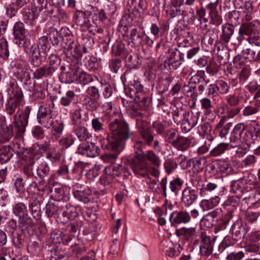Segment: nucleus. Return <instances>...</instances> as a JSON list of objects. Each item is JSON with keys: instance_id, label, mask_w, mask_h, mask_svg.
Segmentation results:
<instances>
[{"instance_id": "obj_29", "label": "nucleus", "mask_w": 260, "mask_h": 260, "mask_svg": "<svg viewBox=\"0 0 260 260\" xmlns=\"http://www.w3.org/2000/svg\"><path fill=\"white\" fill-rule=\"evenodd\" d=\"M64 123L60 119H56L53 121V124L51 127L52 130L51 132V138L54 140H57L60 137L62 134L64 129Z\"/></svg>"}, {"instance_id": "obj_21", "label": "nucleus", "mask_w": 260, "mask_h": 260, "mask_svg": "<svg viewBox=\"0 0 260 260\" xmlns=\"http://www.w3.org/2000/svg\"><path fill=\"white\" fill-rule=\"evenodd\" d=\"M231 231L233 237L235 240L238 241L243 238L246 230L245 226L243 224L242 221L237 220L232 226Z\"/></svg>"}, {"instance_id": "obj_33", "label": "nucleus", "mask_w": 260, "mask_h": 260, "mask_svg": "<svg viewBox=\"0 0 260 260\" xmlns=\"http://www.w3.org/2000/svg\"><path fill=\"white\" fill-rule=\"evenodd\" d=\"M235 27L234 25L226 23L222 26V34L221 39L225 43H228L234 33Z\"/></svg>"}, {"instance_id": "obj_1", "label": "nucleus", "mask_w": 260, "mask_h": 260, "mask_svg": "<svg viewBox=\"0 0 260 260\" xmlns=\"http://www.w3.org/2000/svg\"><path fill=\"white\" fill-rule=\"evenodd\" d=\"M136 126L140 139L134 142L133 148L136 155L129 158V164L135 174L147 177L149 175L146 162L144 159V150L147 146L152 145L154 135L150 123L147 121L137 120Z\"/></svg>"}, {"instance_id": "obj_11", "label": "nucleus", "mask_w": 260, "mask_h": 260, "mask_svg": "<svg viewBox=\"0 0 260 260\" xmlns=\"http://www.w3.org/2000/svg\"><path fill=\"white\" fill-rule=\"evenodd\" d=\"M257 24H258L257 20L243 22L239 29L238 36L237 38V44H241L246 36L248 38L253 34L257 30ZM235 44H237V42H235Z\"/></svg>"}, {"instance_id": "obj_40", "label": "nucleus", "mask_w": 260, "mask_h": 260, "mask_svg": "<svg viewBox=\"0 0 260 260\" xmlns=\"http://www.w3.org/2000/svg\"><path fill=\"white\" fill-rule=\"evenodd\" d=\"M50 172V168L47 162L42 161L38 165L37 168V175L40 179L48 176Z\"/></svg>"}, {"instance_id": "obj_54", "label": "nucleus", "mask_w": 260, "mask_h": 260, "mask_svg": "<svg viewBox=\"0 0 260 260\" xmlns=\"http://www.w3.org/2000/svg\"><path fill=\"white\" fill-rule=\"evenodd\" d=\"M75 94L73 91H68L66 94L62 96L60 99V104L64 106H67L70 104L71 102L74 101Z\"/></svg>"}, {"instance_id": "obj_16", "label": "nucleus", "mask_w": 260, "mask_h": 260, "mask_svg": "<svg viewBox=\"0 0 260 260\" xmlns=\"http://www.w3.org/2000/svg\"><path fill=\"white\" fill-rule=\"evenodd\" d=\"M22 100V95L20 93L11 96L5 104L4 111L10 115L13 114L16 110L20 107Z\"/></svg>"}, {"instance_id": "obj_56", "label": "nucleus", "mask_w": 260, "mask_h": 260, "mask_svg": "<svg viewBox=\"0 0 260 260\" xmlns=\"http://www.w3.org/2000/svg\"><path fill=\"white\" fill-rule=\"evenodd\" d=\"M243 183H245L242 182V178L238 180L233 181L231 185V191L235 193L243 192Z\"/></svg>"}, {"instance_id": "obj_22", "label": "nucleus", "mask_w": 260, "mask_h": 260, "mask_svg": "<svg viewBox=\"0 0 260 260\" xmlns=\"http://www.w3.org/2000/svg\"><path fill=\"white\" fill-rule=\"evenodd\" d=\"M75 22L77 25L80 26L83 30H86L89 26V19L85 12L77 11L74 16Z\"/></svg>"}, {"instance_id": "obj_2", "label": "nucleus", "mask_w": 260, "mask_h": 260, "mask_svg": "<svg viewBox=\"0 0 260 260\" xmlns=\"http://www.w3.org/2000/svg\"><path fill=\"white\" fill-rule=\"evenodd\" d=\"M108 129L110 134L100 140L102 148L114 149L121 152L125 142L133 135L128 123L120 113L113 112L110 117Z\"/></svg>"}, {"instance_id": "obj_39", "label": "nucleus", "mask_w": 260, "mask_h": 260, "mask_svg": "<svg viewBox=\"0 0 260 260\" xmlns=\"http://www.w3.org/2000/svg\"><path fill=\"white\" fill-rule=\"evenodd\" d=\"M51 191L54 192V200L56 201L60 202L63 200L64 189L61 184L57 183L54 184L51 187Z\"/></svg>"}, {"instance_id": "obj_55", "label": "nucleus", "mask_w": 260, "mask_h": 260, "mask_svg": "<svg viewBox=\"0 0 260 260\" xmlns=\"http://www.w3.org/2000/svg\"><path fill=\"white\" fill-rule=\"evenodd\" d=\"M36 44L41 48L43 54H46L47 50L50 48L48 37L45 36L40 37Z\"/></svg>"}, {"instance_id": "obj_24", "label": "nucleus", "mask_w": 260, "mask_h": 260, "mask_svg": "<svg viewBox=\"0 0 260 260\" xmlns=\"http://www.w3.org/2000/svg\"><path fill=\"white\" fill-rule=\"evenodd\" d=\"M28 208L33 217L39 220L41 216V201L37 198L31 197L29 201Z\"/></svg>"}, {"instance_id": "obj_28", "label": "nucleus", "mask_w": 260, "mask_h": 260, "mask_svg": "<svg viewBox=\"0 0 260 260\" xmlns=\"http://www.w3.org/2000/svg\"><path fill=\"white\" fill-rule=\"evenodd\" d=\"M14 154L13 148L9 145L0 147V164L8 162Z\"/></svg>"}, {"instance_id": "obj_46", "label": "nucleus", "mask_w": 260, "mask_h": 260, "mask_svg": "<svg viewBox=\"0 0 260 260\" xmlns=\"http://www.w3.org/2000/svg\"><path fill=\"white\" fill-rule=\"evenodd\" d=\"M190 144V142L189 139L179 136L174 147L179 150L185 151L189 147Z\"/></svg>"}, {"instance_id": "obj_26", "label": "nucleus", "mask_w": 260, "mask_h": 260, "mask_svg": "<svg viewBox=\"0 0 260 260\" xmlns=\"http://www.w3.org/2000/svg\"><path fill=\"white\" fill-rule=\"evenodd\" d=\"M219 202V197L217 196H215L208 199H205L202 200L200 202L199 206L204 211H208L217 206Z\"/></svg>"}, {"instance_id": "obj_38", "label": "nucleus", "mask_w": 260, "mask_h": 260, "mask_svg": "<svg viewBox=\"0 0 260 260\" xmlns=\"http://www.w3.org/2000/svg\"><path fill=\"white\" fill-rule=\"evenodd\" d=\"M83 105L85 108L90 111H96L99 107V104L97 102V100L93 99L89 96H85L82 100Z\"/></svg>"}, {"instance_id": "obj_62", "label": "nucleus", "mask_w": 260, "mask_h": 260, "mask_svg": "<svg viewBox=\"0 0 260 260\" xmlns=\"http://www.w3.org/2000/svg\"><path fill=\"white\" fill-rule=\"evenodd\" d=\"M179 137L175 131L173 129L169 130L166 134V141L174 146Z\"/></svg>"}, {"instance_id": "obj_52", "label": "nucleus", "mask_w": 260, "mask_h": 260, "mask_svg": "<svg viewBox=\"0 0 260 260\" xmlns=\"http://www.w3.org/2000/svg\"><path fill=\"white\" fill-rule=\"evenodd\" d=\"M75 138L71 134H67L59 141V144L64 148H68L74 144Z\"/></svg>"}, {"instance_id": "obj_9", "label": "nucleus", "mask_w": 260, "mask_h": 260, "mask_svg": "<svg viewBox=\"0 0 260 260\" xmlns=\"http://www.w3.org/2000/svg\"><path fill=\"white\" fill-rule=\"evenodd\" d=\"M13 31L15 43L26 50V47L29 44L30 40L23 23L20 21L16 22L13 26Z\"/></svg>"}, {"instance_id": "obj_5", "label": "nucleus", "mask_w": 260, "mask_h": 260, "mask_svg": "<svg viewBox=\"0 0 260 260\" xmlns=\"http://www.w3.org/2000/svg\"><path fill=\"white\" fill-rule=\"evenodd\" d=\"M61 60L59 57L54 54H51L49 57L48 63L36 69L33 73L34 77L40 79L43 77L51 76L58 68Z\"/></svg>"}, {"instance_id": "obj_19", "label": "nucleus", "mask_w": 260, "mask_h": 260, "mask_svg": "<svg viewBox=\"0 0 260 260\" xmlns=\"http://www.w3.org/2000/svg\"><path fill=\"white\" fill-rule=\"evenodd\" d=\"M59 217L62 218L66 222L68 219H73L78 215L77 208L71 205H61Z\"/></svg>"}, {"instance_id": "obj_20", "label": "nucleus", "mask_w": 260, "mask_h": 260, "mask_svg": "<svg viewBox=\"0 0 260 260\" xmlns=\"http://www.w3.org/2000/svg\"><path fill=\"white\" fill-rule=\"evenodd\" d=\"M145 32L139 28H133L129 36V39L132 45L135 47L143 46V39Z\"/></svg>"}, {"instance_id": "obj_50", "label": "nucleus", "mask_w": 260, "mask_h": 260, "mask_svg": "<svg viewBox=\"0 0 260 260\" xmlns=\"http://www.w3.org/2000/svg\"><path fill=\"white\" fill-rule=\"evenodd\" d=\"M183 184V181L179 178H176L170 182L169 188L171 191L177 194Z\"/></svg>"}, {"instance_id": "obj_6", "label": "nucleus", "mask_w": 260, "mask_h": 260, "mask_svg": "<svg viewBox=\"0 0 260 260\" xmlns=\"http://www.w3.org/2000/svg\"><path fill=\"white\" fill-rule=\"evenodd\" d=\"M191 182L193 187L197 189V192L203 198L210 196L217 187L215 183H206L201 176L198 175L193 177L191 179Z\"/></svg>"}, {"instance_id": "obj_49", "label": "nucleus", "mask_w": 260, "mask_h": 260, "mask_svg": "<svg viewBox=\"0 0 260 260\" xmlns=\"http://www.w3.org/2000/svg\"><path fill=\"white\" fill-rule=\"evenodd\" d=\"M103 149L111 150L114 152L113 153H106L102 157V160L105 162L113 163L117 159L118 155L121 152L114 149L103 148Z\"/></svg>"}, {"instance_id": "obj_41", "label": "nucleus", "mask_w": 260, "mask_h": 260, "mask_svg": "<svg viewBox=\"0 0 260 260\" xmlns=\"http://www.w3.org/2000/svg\"><path fill=\"white\" fill-rule=\"evenodd\" d=\"M184 11L181 9L180 6L169 5L168 6L167 14L171 18L182 16Z\"/></svg>"}, {"instance_id": "obj_4", "label": "nucleus", "mask_w": 260, "mask_h": 260, "mask_svg": "<svg viewBox=\"0 0 260 260\" xmlns=\"http://www.w3.org/2000/svg\"><path fill=\"white\" fill-rule=\"evenodd\" d=\"M31 110L29 106H26L23 111L20 112L18 111L15 115L12 131L16 138H21L24 136Z\"/></svg>"}, {"instance_id": "obj_27", "label": "nucleus", "mask_w": 260, "mask_h": 260, "mask_svg": "<svg viewBox=\"0 0 260 260\" xmlns=\"http://www.w3.org/2000/svg\"><path fill=\"white\" fill-rule=\"evenodd\" d=\"M169 56L165 61V64L169 66L181 60L183 58L184 55L176 48H172L169 50Z\"/></svg>"}, {"instance_id": "obj_42", "label": "nucleus", "mask_w": 260, "mask_h": 260, "mask_svg": "<svg viewBox=\"0 0 260 260\" xmlns=\"http://www.w3.org/2000/svg\"><path fill=\"white\" fill-rule=\"evenodd\" d=\"M148 160L154 166L158 167L160 165L161 160L159 157L152 150H148L144 154V159Z\"/></svg>"}, {"instance_id": "obj_51", "label": "nucleus", "mask_w": 260, "mask_h": 260, "mask_svg": "<svg viewBox=\"0 0 260 260\" xmlns=\"http://www.w3.org/2000/svg\"><path fill=\"white\" fill-rule=\"evenodd\" d=\"M104 172L114 179L117 177H119L120 166L117 165H110L105 167Z\"/></svg>"}, {"instance_id": "obj_23", "label": "nucleus", "mask_w": 260, "mask_h": 260, "mask_svg": "<svg viewBox=\"0 0 260 260\" xmlns=\"http://www.w3.org/2000/svg\"><path fill=\"white\" fill-rule=\"evenodd\" d=\"M233 123L227 122L225 117H221L215 127V129L218 133L221 138H225L229 134Z\"/></svg>"}, {"instance_id": "obj_44", "label": "nucleus", "mask_w": 260, "mask_h": 260, "mask_svg": "<svg viewBox=\"0 0 260 260\" xmlns=\"http://www.w3.org/2000/svg\"><path fill=\"white\" fill-rule=\"evenodd\" d=\"M182 91L188 96L191 97L193 99L196 100L198 96L196 86L192 84H185L182 87Z\"/></svg>"}, {"instance_id": "obj_17", "label": "nucleus", "mask_w": 260, "mask_h": 260, "mask_svg": "<svg viewBox=\"0 0 260 260\" xmlns=\"http://www.w3.org/2000/svg\"><path fill=\"white\" fill-rule=\"evenodd\" d=\"M29 49L31 54L30 63L35 67H39L45 57V54L42 53V50L36 44L31 45Z\"/></svg>"}, {"instance_id": "obj_13", "label": "nucleus", "mask_w": 260, "mask_h": 260, "mask_svg": "<svg viewBox=\"0 0 260 260\" xmlns=\"http://www.w3.org/2000/svg\"><path fill=\"white\" fill-rule=\"evenodd\" d=\"M171 226L177 227L181 224H186L190 221V214L186 211H175L170 215Z\"/></svg>"}, {"instance_id": "obj_35", "label": "nucleus", "mask_w": 260, "mask_h": 260, "mask_svg": "<svg viewBox=\"0 0 260 260\" xmlns=\"http://www.w3.org/2000/svg\"><path fill=\"white\" fill-rule=\"evenodd\" d=\"M82 110L80 109L75 110L72 114V121L74 125H78L82 124L84 122H85L89 120L88 117V114L86 112H84L85 117L82 118Z\"/></svg>"}, {"instance_id": "obj_30", "label": "nucleus", "mask_w": 260, "mask_h": 260, "mask_svg": "<svg viewBox=\"0 0 260 260\" xmlns=\"http://www.w3.org/2000/svg\"><path fill=\"white\" fill-rule=\"evenodd\" d=\"M78 69L76 67H73L70 69L67 73H61L60 79L62 82L70 84L77 80Z\"/></svg>"}, {"instance_id": "obj_60", "label": "nucleus", "mask_w": 260, "mask_h": 260, "mask_svg": "<svg viewBox=\"0 0 260 260\" xmlns=\"http://www.w3.org/2000/svg\"><path fill=\"white\" fill-rule=\"evenodd\" d=\"M14 184L17 193L21 194L24 192L25 188L23 179L22 177H16L14 180Z\"/></svg>"}, {"instance_id": "obj_3", "label": "nucleus", "mask_w": 260, "mask_h": 260, "mask_svg": "<svg viewBox=\"0 0 260 260\" xmlns=\"http://www.w3.org/2000/svg\"><path fill=\"white\" fill-rule=\"evenodd\" d=\"M260 136V125L254 124L249 127H246L245 125L240 123L236 124L230 137L231 142L236 143H244L250 146L254 143Z\"/></svg>"}, {"instance_id": "obj_58", "label": "nucleus", "mask_w": 260, "mask_h": 260, "mask_svg": "<svg viewBox=\"0 0 260 260\" xmlns=\"http://www.w3.org/2000/svg\"><path fill=\"white\" fill-rule=\"evenodd\" d=\"M256 161V158L253 155L247 156L242 161L241 166L242 168H248L253 167Z\"/></svg>"}, {"instance_id": "obj_61", "label": "nucleus", "mask_w": 260, "mask_h": 260, "mask_svg": "<svg viewBox=\"0 0 260 260\" xmlns=\"http://www.w3.org/2000/svg\"><path fill=\"white\" fill-rule=\"evenodd\" d=\"M245 249L246 252L260 254V243H254L247 242Z\"/></svg>"}, {"instance_id": "obj_36", "label": "nucleus", "mask_w": 260, "mask_h": 260, "mask_svg": "<svg viewBox=\"0 0 260 260\" xmlns=\"http://www.w3.org/2000/svg\"><path fill=\"white\" fill-rule=\"evenodd\" d=\"M176 234L178 236H183L188 240L196 236V229L195 228H181L176 230Z\"/></svg>"}, {"instance_id": "obj_14", "label": "nucleus", "mask_w": 260, "mask_h": 260, "mask_svg": "<svg viewBox=\"0 0 260 260\" xmlns=\"http://www.w3.org/2000/svg\"><path fill=\"white\" fill-rule=\"evenodd\" d=\"M77 152L89 157H94L100 153V149L93 143H82L78 147Z\"/></svg>"}, {"instance_id": "obj_34", "label": "nucleus", "mask_w": 260, "mask_h": 260, "mask_svg": "<svg viewBox=\"0 0 260 260\" xmlns=\"http://www.w3.org/2000/svg\"><path fill=\"white\" fill-rule=\"evenodd\" d=\"M228 212L223 217H221L220 220H219L220 222L216 226L215 229L216 232L224 230L226 228V224L233 217L234 209L228 208Z\"/></svg>"}, {"instance_id": "obj_45", "label": "nucleus", "mask_w": 260, "mask_h": 260, "mask_svg": "<svg viewBox=\"0 0 260 260\" xmlns=\"http://www.w3.org/2000/svg\"><path fill=\"white\" fill-rule=\"evenodd\" d=\"M46 158L51 161H58L61 158L59 149L56 147H50L46 153Z\"/></svg>"}, {"instance_id": "obj_64", "label": "nucleus", "mask_w": 260, "mask_h": 260, "mask_svg": "<svg viewBox=\"0 0 260 260\" xmlns=\"http://www.w3.org/2000/svg\"><path fill=\"white\" fill-rule=\"evenodd\" d=\"M256 30L250 37L247 38V41L252 45L260 46V33Z\"/></svg>"}, {"instance_id": "obj_63", "label": "nucleus", "mask_w": 260, "mask_h": 260, "mask_svg": "<svg viewBox=\"0 0 260 260\" xmlns=\"http://www.w3.org/2000/svg\"><path fill=\"white\" fill-rule=\"evenodd\" d=\"M166 172L170 174L172 173L177 167V163L171 159L166 160L164 163Z\"/></svg>"}, {"instance_id": "obj_15", "label": "nucleus", "mask_w": 260, "mask_h": 260, "mask_svg": "<svg viewBox=\"0 0 260 260\" xmlns=\"http://www.w3.org/2000/svg\"><path fill=\"white\" fill-rule=\"evenodd\" d=\"M197 191L190 186H186L182 192L181 203L185 207L192 205L198 199Z\"/></svg>"}, {"instance_id": "obj_25", "label": "nucleus", "mask_w": 260, "mask_h": 260, "mask_svg": "<svg viewBox=\"0 0 260 260\" xmlns=\"http://www.w3.org/2000/svg\"><path fill=\"white\" fill-rule=\"evenodd\" d=\"M61 205L59 202L54 200L52 196L46 206V214L48 217H51L55 214H57L59 217V213L60 212Z\"/></svg>"}, {"instance_id": "obj_31", "label": "nucleus", "mask_w": 260, "mask_h": 260, "mask_svg": "<svg viewBox=\"0 0 260 260\" xmlns=\"http://www.w3.org/2000/svg\"><path fill=\"white\" fill-rule=\"evenodd\" d=\"M30 70L28 67L22 69L20 70L14 71V76L24 84L27 85L30 81Z\"/></svg>"}, {"instance_id": "obj_53", "label": "nucleus", "mask_w": 260, "mask_h": 260, "mask_svg": "<svg viewBox=\"0 0 260 260\" xmlns=\"http://www.w3.org/2000/svg\"><path fill=\"white\" fill-rule=\"evenodd\" d=\"M9 55L8 42L5 39L2 38L0 39V57L6 59L8 58Z\"/></svg>"}, {"instance_id": "obj_10", "label": "nucleus", "mask_w": 260, "mask_h": 260, "mask_svg": "<svg viewBox=\"0 0 260 260\" xmlns=\"http://www.w3.org/2000/svg\"><path fill=\"white\" fill-rule=\"evenodd\" d=\"M33 7L29 12L28 18L30 20L37 18L40 12L44 10L45 13L53 11V6L51 0H33Z\"/></svg>"}, {"instance_id": "obj_32", "label": "nucleus", "mask_w": 260, "mask_h": 260, "mask_svg": "<svg viewBox=\"0 0 260 260\" xmlns=\"http://www.w3.org/2000/svg\"><path fill=\"white\" fill-rule=\"evenodd\" d=\"M73 193L74 197L80 202L87 203L91 201V191L89 188L83 190H76Z\"/></svg>"}, {"instance_id": "obj_7", "label": "nucleus", "mask_w": 260, "mask_h": 260, "mask_svg": "<svg viewBox=\"0 0 260 260\" xmlns=\"http://www.w3.org/2000/svg\"><path fill=\"white\" fill-rule=\"evenodd\" d=\"M54 104L52 103L48 106H41L38 110L37 119L38 123L43 127L49 128L53 124L52 110Z\"/></svg>"}, {"instance_id": "obj_8", "label": "nucleus", "mask_w": 260, "mask_h": 260, "mask_svg": "<svg viewBox=\"0 0 260 260\" xmlns=\"http://www.w3.org/2000/svg\"><path fill=\"white\" fill-rule=\"evenodd\" d=\"M124 78L128 84L130 94L136 96L143 91V86L135 70H127L124 74Z\"/></svg>"}, {"instance_id": "obj_43", "label": "nucleus", "mask_w": 260, "mask_h": 260, "mask_svg": "<svg viewBox=\"0 0 260 260\" xmlns=\"http://www.w3.org/2000/svg\"><path fill=\"white\" fill-rule=\"evenodd\" d=\"M222 109L225 114L221 117H225L226 121L228 118H233L235 117L240 111V109L238 107H232L228 105L223 106Z\"/></svg>"}, {"instance_id": "obj_57", "label": "nucleus", "mask_w": 260, "mask_h": 260, "mask_svg": "<svg viewBox=\"0 0 260 260\" xmlns=\"http://www.w3.org/2000/svg\"><path fill=\"white\" fill-rule=\"evenodd\" d=\"M246 88L250 93H255V96H260V85L256 81L250 82L246 86Z\"/></svg>"}, {"instance_id": "obj_37", "label": "nucleus", "mask_w": 260, "mask_h": 260, "mask_svg": "<svg viewBox=\"0 0 260 260\" xmlns=\"http://www.w3.org/2000/svg\"><path fill=\"white\" fill-rule=\"evenodd\" d=\"M74 132L78 139L81 141H86L91 136L88 129L85 126H77L74 129Z\"/></svg>"}, {"instance_id": "obj_59", "label": "nucleus", "mask_w": 260, "mask_h": 260, "mask_svg": "<svg viewBox=\"0 0 260 260\" xmlns=\"http://www.w3.org/2000/svg\"><path fill=\"white\" fill-rule=\"evenodd\" d=\"M214 243L207 244H200V251L203 256H208L212 252L213 250Z\"/></svg>"}, {"instance_id": "obj_48", "label": "nucleus", "mask_w": 260, "mask_h": 260, "mask_svg": "<svg viewBox=\"0 0 260 260\" xmlns=\"http://www.w3.org/2000/svg\"><path fill=\"white\" fill-rule=\"evenodd\" d=\"M228 143H221L210 152V156L216 157L222 154L228 149Z\"/></svg>"}, {"instance_id": "obj_12", "label": "nucleus", "mask_w": 260, "mask_h": 260, "mask_svg": "<svg viewBox=\"0 0 260 260\" xmlns=\"http://www.w3.org/2000/svg\"><path fill=\"white\" fill-rule=\"evenodd\" d=\"M222 210L216 208L204 215L200 221V225L205 228H211L216 225L221 218Z\"/></svg>"}, {"instance_id": "obj_47", "label": "nucleus", "mask_w": 260, "mask_h": 260, "mask_svg": "<svg viewBox=\"0 0 260 260\" xmlns=\"http://www.w3.org/2000/svg\"><path fill=\"white\" fill-rule=\"evenodd\" d=\"M212 167L216 168L217 171H218L223 173L229 174L232 170V168L230 164L225 161H220L214 163V165L212 166Z\"/></svg>"}, {"instance_id": "obj_18", "label": "nucleus", "mask_w": 260, "mask_h": 260, "mask_svg": "<svg viewBox=\"0 0 260 260\" xmlns=\"http://www.w3.org/2000/svg\"><path fill=\"white\" fill-rule=\"evenodd\" d=\"M27 212V207L23 203H18L13 207V213L19 217L20 224L23 225L29 220Z\"/></svg>"}]
</instances>
